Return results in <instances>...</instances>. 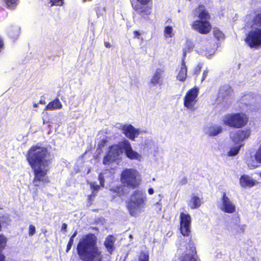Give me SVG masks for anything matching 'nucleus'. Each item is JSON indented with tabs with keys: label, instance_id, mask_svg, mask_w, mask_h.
<instances>
[{
	"label": "nucleus",
	"instance_id": "f257e3e1",
	"mask_svg": "<svg viewBox=\"0 0 261 261\" xmlns=\"http://www.w3.org/2000/svg\"><path fill=\"white\" fill-rule=\"evenodd\" d=\"M50 155L46 147L38 145L32 146L26 153V160L34 174L32 183L36 188L50 182L47 176L51 162V160L48 159Z\"/></svg>",
	"mask_w": 261,
	"mask_h": 261
},
{
	"label": "nucleus",
	"instance_id": "f03ea898",
	"mask_svg": "<svg viewBox=\"0 0 261 261\" xmlns=\"http://www.w3.org/2000/svg\"><path fill=\"white\" fill-rule=\"evenodd\" d=\"M76 250L79 257L84 261H102L103 258L97 245V238L92 233L84 236L79 240Z\"/></svg>",
	"mask_w": 261,
	"mask_h": 261
},
{
	"label": "nucleus",
	"instance_id": "7ed1b4c3",
	"mask_svg": "<svg viewBox=\"0 0 261 261\" xmlns=\"http://www.w3.org/2000/svg\"><path fill=\"white\" fill-rule=\"evenodd\" d=\"M252 26L256 28L248 32L244 40L248 46L256 48L261 45V7L255 11Z\"/></svg>",
	"mask_w": 261,
	"mask_h": 261
},
{
	"label": "nucleus",
	"instance_id": "20e7f679",
	"mask_svg": "<svg viewBox=\"0 0 261 261\" xmlns=\"http://www.w3.org/2000/svg\"><path fill=\"white\" fill-rule=\"evenodd\" d=\"M146 198L145 194L140 190L133 192L126 206L130 215L136 217L141 212L140 209L144 207Z\"/></svg>",
	"mask_w": 261,
	"mask_h": 261
},
{
	"label": "nucleus",
	"instance_id": "39448f33",
	"mask_svg": "<svg viewBox=\"0 0 261 261\" xmlns=\"http://www.w3.org/2000/svg\"><path fill=\"white\" fill-rule=\"evenodd\" d=\"M248 122L247 115L242 112L228 113L222 118V123L233 128H240L245 126Z\"/></svg>",
	"mask_w": 261,
	"mask_h": 261
},
{
	"label": "nucleus",
	"instance_id": "423d86ee",
	"mask_svg": "<svg viewBox=\"0 0 261 261\" xmlns=\"http://www.w3.org/2000/svg\"><path fill=\"white\" fill-rule=\"evenodd\" d=\"M139 173L134 168H125L121 172L120 180L123 187L135 189L140 185Z\"/></svg>",
	"mask_w": 261,
	"mask_h": 261
},
{
	"label": "nucleus",
	"instance_id": "0eeeda50",
	"mask_svg": "<svg viewBox=\"0 0 261 261\" xmlns=\"http://www.w3.org/2000/svg\"><path fill=\"white\" fill-rule=\"evenodd\" d=\"M131 5L133 10L142 18H148L152 13V0H133Z\"/></svg>",
	"mask_w": 261,
	"mask_h": 261
},
{
	"label": "nucleus",
	"instance_id": "6e6552de",
	"mask_svg": "<svg viewBox=\"0 0 261 261\" xmlns=\"http://www.w3.org/2000/svg\"><path fill=\"white\" fill-rule=\"evenodd\" d=\"M192 218L189 214L181 212L179 215V231L184 237L191 238Z\"/></svg>",
	"mask_w": 261,
	"mask_h": 261
},
{
	"label": "nucleus",
	"instance_id": "1a4fd4ad",
	"mask_svg": "<svg viewBox=\"0 0 261 261\" xmlns=\"http://www.w3.org/2000/svg\"><path fill=\"white\" fill-rule=\"evenodd\" d=\"M199 88L195 86L189 89L184 98V107L188 109L194 110L197 102Z\"/></svg>",
	"mask_w": 261,
	"mask_h": 261
},
{
	"label": "nucleus",
	"instance_id": "9d476101",
	"mask_svg": "<svg viewBox=\"0 0 261 261\" xmlns=\"http://www.w3.org/2000/svg\"><path fill=\"white\" fill-rule=\"evenodd\" d=\"M192 28L201 34H207L212 30V27L210 21L197 19L192 24Z\"/></svg>",
	"mask_w": 261,
	"mask_h": 261
},
{
	"label": "nucleus",
	"instance_id": "9b49d317",
	"mask_svg": "<svg viewBox=\"0 0 261 261\" xmlns=\"http://www.w3.org/2000/svg\"><path fill=\"white\" fill-rule=\"evenodd\" d=\"M186 249L187 251H189L191 254L184 253L180 257L179 261H196L197 253L196 248L191 238L188 239L187 245L186 246Z\"/></svg>",
	"mask_w": 261,
	"mask_h": 261
},
{
	"label": "nucleus",
	"instance_id": "f8f14e48",
	"mask_svg": "<svg viewBox=\"0 0 261 261\" xmlns=\"http://www.w3.org/2000/svg\"><path fill=\"white\" fill-rule=\"evenodd\" d=\"M220 209L224 213L232 214L236 211V206L227 196L225 192H223L221 197Z\"/></svg>",
	"mask_w": 261,
	"mask_h": 261
},
{
	"label": "nucleus",
	"instance_id": "ddd939ff",
	"mask_svg": "<svg viewBox=\"0 0 261 261\" xmlns=\"http://www.w3.org/2000/svg\"><path fill=\"white\" fill-rule=\"evenodd\" d=\"M122 131L124 135L132 141H135L136 138L138 137L140 134L139 129L136 128L132 124H124L122 126Z\"/></svg>",
	"mask_w": 261,
	"mask_h": 261
},
{
	"label": "nucleus",
	"instance_id": "4468645a",
	"mask_svg": "<svg viewBox=\"0 0 261 261\" xmlns=\"http://www.w3.org/2000/svg\"><path fill=\"white\" fill-rule=\"evenodd\" d=\"M193 12L195 16H197L199 20L210 21L211 18L210 13L203 5H199L194 9Z\"/></svg>",
	"mask_w": 261,
	"mask_h": 261
},
{
	"label": "nucleus",
	"instance_id": "2eb2a0df",
	"mask_svg": "<svg viewBox=\"0 0 261 261\" xmlns=\"http://www.w3.org/2000/svg\"><path fill=\"white\" fill-rule=\"evenodd\" d=\"M122 144V148L124 149L125 153L128 159L130 160H139L140 158V155L132 149L131 145L128 140H124Z\"/></svg>",
	"mask_w": 261,
	"mask_h": 261
},
{
	"label": "nucleus",
	"instance_id": "dca6fc26",
	"mask_svg": "<svg viewBox=\"0 0 261 261\" xmlns=\"http://www.w3.org/2000/svg\"><path fill=\"white\" fill-rule=\"evenodd\" d=\"M164 72V70L162 68L156 69L150 80V83L153 86H161L163 83L162 75Z\"/></svg>",
	"mask_w": 261,
	"mask_h": 261
},
{
	"label": "nucleus",
	"instance_id": "f3484780",
	"mask_svg": "<svg viewBox=\"0 0 261 261\" xmlns=\"http://www.w3.org/2000/svg\"><path fill=\"white\" fill-rule=\"evenodd\" d=\"M188 68L186 64L185 60H181V65L178 73L176 75V79L179 81L184 82L187 77Z\"/></svg>",
	"mask_w": 261,
	"mask_h": 261
},
{
	"label": "nucleus",
	"instance_id": "a211bd4d",
	"mask_svg": "<svg viewBox=\"0 0 261 261\" xmlns=\"http://www.w3.org/2000/svg\"><path fill=\"white\" fill-rule=\"evenodd\" d=\"M258 183L257 181L254 179H251L248 176L243 175H242L240 178V184L241 187L246 188H251L254 186Z\"/></svg>",
	"mask_w": 261,
	"mask_h": 261
},
{
	"label": "nucleus",
	"instance_id": "6ab92c4d",
	"mask_svg": "<svg viewBox=\"0 0 261 261\" xmlns=\"http://www.w3.org/2000/svg\"><path fill=\"white\" fill-rule=\"evenodd\" d=\"M201 204V200L197 196L192 195L188 202V205L191 210L198 208Z\"/></svg>",
	"mask_w": 261,
	"mask_h": 261
},
{
	"label": "nucleus",
	"instance_id": "aec40b11",
	"mask_svg": "<svg viewBox=\"0 0 261 261\" xmlns=\"http://www.w3.org/2000/svg\"><path fill=\"white\" fill-rule=\"evenodd\" d=\"M62 108V104L60 100L56 98L50 101L45 107L44 110H53L56 109H60Z\"/></svg>",
	"mask_w": 261,
	"mask_h": 261
},
{
	"label": "nucleus",
	"instance_id": "412c9836",
	"mask_svg": "<svg viewBox=\"0 0 261 261\" xmlns=\"http://www.w3.org/2000/svg\"><path fill=\"white\" fill-rule=\"evenodd\" d=\"M184 45L185 46L182 48V59L183 60H185L187 53L191 52L194 47V44L190 39L186 40Z\"/></svg>",
	"mask_w": 261,
	"mask_h": 261
},
{
	"label": "nucleus",
	"instance_id": "4be33fe9",
	"mask_svg": "<svg viewBox=\"0 0 261 261\" xmlns=\"http://www.w3.org/2000/svg\"><path fill=\"white\" fill-rule=\"evenodd\" d=\"M250 135V132L249 129L239 130L234 136V137L238 141H243L247 139Z\"/></svg>",
	"mask_w": 261,
	"mask_h": 261
},
{
	"label": "nucleus",
	"instance_id": "5701e85b",
	"mask_svg": "<svg viewBox=\"0 0 261 261\" xmlns=\"http://www.w3.org/2000/svg\"><path fill=\"white\" fill-rule=\"evenodd\" d=\"M122 148L118 144H113L109 146V152L114 158L117 159L122 153Z\"/></svg>",
	"mask_w": 261,
	"mask_h": 261
},
{
	"label": "nucleus",
	"instance_id": "b1692460",
	"mask_svg": "<svg viewBox=\"0 0 261 261\" xmlns=\"http://www.w3.org/2000/svg\"><path fill=\"white\" fill-rule=\"evenodd\" d=\"M114 240L113 237L112 235H110L107 237L106 241L104 243V245L107 248V251L111 254L112 253L114 250Z\"/></svg>",
	"mask_w": 261,
	"mask_h": 261
},
{
	"label": "nucleus",
	"instance_id": "393cba45",
	"mask_svg": "<svg viewBox=\"0 0 261 261\" xmlns=\"http://www.w3.org/2000/svg\"><path fill=\"white\" fill-rule=\"evenodd\" d=\"M110 191L114 194V197H121L125 195L124 188L120 185L113 187L110 189Z\"/></svg>",
	"mask_w": 261,
	"mask_h": 261
},
{
	"label": "nucleus",
	"instance_id": "a878e982",
	"mask_svg": "<svg viewBox=\"0 0 261 261\" xmlns=\"http://www.w3.org/2000/svg\"><path fill=\"white\" fill-rule=\"evenodd\" d=\"M223 132L221 126L214 125L209 128L208 134L210 136H216Z\"/></svg>",
	"mask_w": 261,
	"mask_h": 261
},
{
	"label": "nucleus",
	"instance_id": "bb28decb",
	"mask_svg": "<svg viewBox=\"0 0 261 261\" xmlns=\"http://www.w3.org/2000/svg\"><path fill=\"white\" fill-rule=\"evenodd\" d=\"M19 33L20 30L17 27H12L8 32L9 37L14 40H16L18 37Z\"/></svg>",
	"mask_w": 261,
	"mask_h": 261
},
{
	"label": "nucleus",
	"instance_id": "cd10ccee",
	"mask_svg": "<svg viewBox=\"0 0 261 261\" xmlns=\"http://www.w3.org/2000/svg\"><path fill=\"white\" fill-rule=\"evenodd\" d=\"M5 7L8 9H14L17 5L18 0H2Z\"/></svg>",
	"mask_w": 261,
	"mask_h": 261
},
{
	"label": "nucleus",
	"instance_id": "c85d7f7f",
	"mask_svg": "<svg viewBox=\"0 0 261 261\" xmlns=\"http://www.w3.org/2000/svg\"><path fill=\"white\" fill-rule=\"evenodd\" d=\"M116 160L115 158L108 152L103 158L102 163L104 165H109L110 163L115 161Z\"/></svg>",
	"mask_w": 261,
	"mask_h": 261
},
{
	"label": "nucleus",
	"instance_id": "c756f323",
	"mask_svg": "<svg viewBox=\"0 0 261 261\" xmlns=\"http://www.w3.org/2000/svg\"><path fill=\"white\" fill-rule=\"evenodd\" d=\"M173 28L172 26L168 25L165 27L164 30V35L165 38H171L173 36Z\"/></svg>",
	"mask_w": 261,
	"mask_h": 261
},
{
	"label": "nucleus",
	"instance_id": "7c9ffc66",
	"mask_svg": "<svg viewBox=\"0 0 261 261\" xmlns=\"http://www.w3.org/2000/svg\"><path fill=\"white\" fill-rule=\"evenodd\" d=\"M242 146V145H241L231 148L227 152V155L228 156H234L236 155L239 153V151Z\"/></svg>",
	"mask_w": 261,
	"mask_h": 261
},
{
	"label": "nucleus",
	"instance_id": "2f4dec72",
	"mask_svg": "<svg viewBox=\"0 0 261 261\" xmlns=\"http://www.w3.org/2000/svg\"><path fill=\"white\" fill-rule=\"evenodd\" d=\"M149 255L147 252L141 251L138 255V261H148Z\"/></svg>",
	"mask_w": 261,
	"mask_h": 261
},
{
	"label": "nucleus",
	"instance_id": "473e14b6",
	"mask_svg": "<svg viewBox=\"0 0 261 261\" xmlns=\"http://www.w3.org/2000/svg\"><path fill=\"white\" fill-rule=\"evenodd\" d=\"M214 36L217 39L222 38L224 37V34L221 31L217 28H214L213 30Z\"/></svg>",
	"mask_w": 261,
	"mask_h": 261
},
{
	"label": "nucleus",
	"instance_id": "72a5a7b5",
	"mask_svg": "<svg viewBox=\"0 0 261 261\" xmlns=\"http://www.w3.org/2000/svg\"><path fill=\"white\" fill-rule=\"evenodd\" d=\"M51 6H62L64 4V0H49Z\"/></svg>",
	"mask_w": 261,
	"mask_h": 261
},
{
	"label": "nucleus",
	"instance_id": "f704fd0d",
	"mask_svg": "<svg viewBox=\"0 0 261 261\" xmlns=\"http://www.w3.org/2000/svg\"><path fill=\"white\" fill-rule=\"evenodd\" d=\"M141 33L137 30L133 32V38L140 40L141 42L143 41V38L141 36Z\"/></svg>",
	"mask_w": 261,
	"mask_h": 261
},
{
	"label": "nucleus",
	"instance_id": "c9c22d12",
	"mask_svg": "<svg viewBox=\"0 0 261 261\" xmlns=\"http://www.w3.org/2000/svg\"><path fill=\"white\" fill-rule=\"evenodd\" d=\"M202 67V63H198L194 68V74L197 75L199 74Z\"/></svg>",
	"mask_w": 261,
	"mask_h": 261
},
{
	"label": "nucleus",
	"instance_id": "e433bc0d",
	"mask_svg": "<svg viewBox=\"0 0 261 261\" xmlns=\"http://www.w3.org/2000/svg\"><path fill=\"white\" fill-rule=\"evenodd\" d=\"M36 232V228L34 225L31 224L29 227V236H33Z\"/></svg>",
	"mask_w": 261,
	"mask_h": 261
},
{
	"label": "nucleus",
	"instance_id": "4c0bfd02",
	"mask_svg": "<svg viewBox=\"0 0 261 261\" xmlns=\"http://www.w3.org/2000/svg\"><path fill=\"white\" fill-rule=\"evenodd\" d=\"M91 188L94 192L98 191L100 189V186L95 183H92L91 185Z\"/></svg>",
	"mask_w": 261,
	"mask_h": 261
},
{
	"label": "nucleus",
	"instance_id": "58836bf2",
	"mask_svg": "<svg viewBox=\"0 0 261 261\" xmlns=\"http://www.w3.org/2000/svg\"><path fill=\"white\" fill-rule=\"evenodd\" d=\"M107 141H108L106 139L101 140L98 144V148L101 149L102 148H103L105 146L106 143Z\"/></svg>",
	"mask_w": 261,
	"mask_h": 261
},
{
	"label": "nucleus",
	"instance_id": "ea45409f",
	"mask_svg": "<svg viewBox=\"0 0 261 261\" xmlns=\"http://www.w3.org/2000/svg\"><path fill=\"white\" fill-rule=\"evenodd\" d=\"M208 70L207 69H205L203 71V73H202V76L201 78L202 82H203V81H204L205 80V79L206 78V77L208 75Z\"/></svg>",
	"mask_w": 261,
	"mask_h": 261
},
{
	"label": "nucleus",
	"instance_id": "a19ab883",
	"mask_svg": "<svg viewBox=\"0 0 261 261\" xmlns=\"http://www.w3.org/2000/svg\"><path fill=\"white\" fill-rule=\"evenodd\" d=\"M67 225L65 223H62L61 229V231L63 232L64 233L66 232L67 231Z\"/></svg>",
	"mask_w": 261,
	"mask_h": 261
},
{
	"label": "nucleus",
	"instance_id": "79ce46f5",
	"mask_svg": "<svg viewBox=\"0 0 261 261\" xmlns=\"http://www.w3.org/2000/svg\"><path fill=\"white\" fill-rule=\"evenodd\" d=\"M4 46V43L3 39L0 37V51L3 49Z\"/></svg>",
	"mask_w": 261,
	"mask_h": 261
},
{
	"label": "nucleus",
	"instance_id": "37998d69",
	"mask_svg": "<svg viewBox=\"0 0 261 261\" xmlns=\"http://www.w3.org/2000/svg\"><path fill=\"white\" fill-rule=\"evenodd\" d=\"M99 180H100V186H102V187H103L104 186V179H103V177L99 176Z\"/></svg>",
	"mask_w": 261,
	"mask_h": 261
},
{
	"label": "nucleus",
	"instance_id": "c03bdc74",
	"mask_svg": "<svg viewBox=\"0 0 261 261\" xmlns=\"http://www.w3.org/2000/svg\"><path fill=\"white\" fill-rule=\"evenodd\" d=\"M72 245H71L69 243H67V246H66V252H68L71 249V247H72Z\"/></svg>",
	"mask_w": 261,
	"mask_h": 261
},
{
	"label": "nucleus",
	"instance_id": "a18cd8bd",
	"mask_svg": "<svg viewBox=\"0 0 261 261\" xmlns=\"http://www.w3.org/2000/svg\"><path fill=\"white\" fill-rule=\"evenodd\" d=\"M104 44L106 47L109 48L111 47V45L109 42L105 41Z\"/></svg>",
	"mask_w": 261,
	"mask_h": 261
},
{
	"label": "nucleus",
	"instance_id": "49530a36",
	"mask_svg": "<svg viewBox=\"0 0 261 261\" xmlns=\"http://www.w3.org/2000/svg\"><path fill=\"white\" fill-rule=\"evenodd\" d=\"M5 256L2 253L0 252V261H5Z\"/></svg>",
	"mask_w": 261,
	"mask_h": 261
},
{
	"label": "nucleus",
	"instance_id": "de8ad7c7",
	"mask_svg": "<svg viewBox=\"0 0 261 261\" xmlns=\"http://www.w3.org/2000/svg\"><path fill=\"white\" fill-rule=\"evenodd\" d=\"M148 192L149 195H152L154 193V190L152 188H149L148 190Z\"/></svg>",
	"mask_w": 261,
	"mask_h": 261
},
{
	"label": "nucleus",
	"instance_id": "09e8293b",
	"mask_svg": "<svg viewBox=\"0 0 261 261\" xmlns=\"http://www.w3.org/2000/svg\"><path fill=\"white\" fill-rule=\"evenodd\" d=\"M73 242H74V239L70 237L68 243L70 244L71 245H73Z\"/></svg>",
	"mask_w": 261,
	"mask_h": 261
},
{
	"label": "nucleus",
	"instance_id": "8fccbe9b",
	"mask_svg": "<svg viewBox=\"0 0 261 261\" xmlns=\"http://www.w3.org/2000/svg\"><path fill=\"white\" fill-rule=\"evenodd\" d=\"M77 234V230H75L70 237L74 239L76 237Z\"/></svg>",
	"mask_w": 261,
	"mask_h": 261
},
{
	"label": "nucleus",
	"instance_id": "3c124183",
	"mask_svg": "<svg viewBox=\"0 0 261 261\" xmlns=\"http://www.w3.org/2000/svg\"><path fill=\"white\" fill-rule=\"evenodd\" d=\"M39 103H40V104H45V102L44 101H43V100H40L39 102Z\"/></svg>",
	"mask_w": 261,
	"mask_h": 261
},
{
	"label": "nucleus",
	"instance_id": "603ef678",
	"mask_svg": "<svg viewBox=\"0 0 261 261\" xmlns=\"http://www.w3.org/2000/svg\"><path fill=\"white\" fill-rule=\"evenodd\" d=\"M38 104H39V103H34V104H33V107H34V108H37V107H38Z\"/></svg>",
	"mask_w": 261,
	"mask_h": 261
},
{
	"label": "nucleus",
	"instance_id": "864d4df0",
	"mask_svg": "<svg viewBox=\"0 0 261 261\" xmlns=\"http://www.w3.org/2000/svg\"><path fill=\"white\" fill-rule=\"evenodd\" d=\"M92 229L96 230H98V228L97 227H93Z\"/></svg>",
	"mask_w": 261,
	"mask_h": 261
},
{
	"label": "nucleus",
	"instance_id": "5fc2aeb1",
	"mask_svg": "<svg viewBox=\"0 0 261 261\" xmlns=\"http://www.w3.org/2000/svg\"><path fill=\"white\" fill-rule=\"evenodd\" d=\"M259 176H260V177L261 178V172H260V174H259Z\"/></svg>",
	"mask_w": 261,
	"mask_h": 261
}]
</instances>
